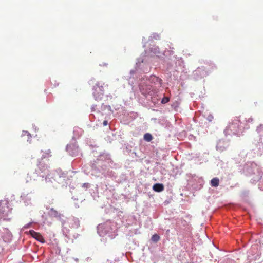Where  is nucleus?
<instances>
[{"label": "nucleus", "mask_w": 263, "mask_h": 263, "mask_svg": "<svg viewBox=\"0 0 263 263\" xmlns=\"http://www.w3.org/2000/svg\"><path fill=\"white\" fill-rule=\"evenodd\" d=\"M219 180L217 177L213 178L210 182V185L212 187H217L219 185Z\"/></svg>", "instance_id": "dca6fc26"}, {"label": "nucleus", "mask_w": 263, "mask_h": 263, "mask_svg": "<svg viewBox=\"0 0 263 263\" xmlns=\"http://www.w3.org/2000/svg\"><path fill=\"white\" fill-rule=\"evenodd\" d=\"M144 139L147 142H150L153 139V136L149 133H146L144 135Z\"/></svg>", "instance_id": "a211bd4d"}, {"label": "nucleus", "mask_w": 263, "mask_h": 263, "mask_svg": "<svg viewBox=\"0 0 263 263\" xmlns=\"http://www.w3.org/2000/svg\"><path fill=\"white\" fill-rule=\"evenodd\" d=\"M90 184L89 183H84L82 184V187L86 189L90 187Z\"/></svg>", "instance_id": "5701e85b"}, {"label": "nucleus", "mask_w": 263, "mask_h": 263, "mask_svg": "<svg viewBox=\"0 0 263 263\" xmlns=\"http://www.w3.org/2000/svg\"><path fill=\"white\" fill-rule=\"evenodd\" d=\"M46 208L48 210L47 213L49 217L51 218H54L57 220L60 221L63 227V230L66 228L65 226L66 224V218L65 217L64 215L61 214L58 211L55 210L54 209L51 208H50L49 206H46Z\"/></svg>", "instance_id": "20e7f679"}, {"label": "nucleus", "mask_w": 263, "mask_h": 263, "mask_svg": "<svg viewBox=\"0 0 263 263\" xmlns=\"http://www.w3.org/2000/svg\"><path fill=\"white\" fill-rule=\"evenodd\" d=\"M31 222H30L27 224H26L25 226H24V229H28L30 227V225L31 224Z\"/></svg>", "instance_id": "b1692460"}, {"label": "nucleus", "mask_w": 263, "mask_h": 263, "mask_svg": "<svg viewBox=\"0 0 263 263\" xmlns=\"http://www.w3.org/2000/svg\"><path fill=\"white\" fill-rule=\"evenodd\" d=\"M247 170L249 174H255L256 173L258 174L257 177L255 178L254 181H258L261 179L262 175V172L256 163L252 162L250 163L249 165L247 164Z\"/></svg>", "instance_id": "423d86ee"}, {"label": "nucleus", "mask_w": 263, "mask_h": 263, "mask_svg": "<svg viewBox=\"0 0 263 263\" xmlns=\"http://www.w3.org/2000/svg\"><path fill=\"white\" fill-rule=\"evenodd\" d=\"M229 143L228 141L223 140H219L216 145V149L220 152H223L229 146Z\"/></svg>", "instance_id": "9d476101"}, {"label": "nucleus", "mask_w": 263, "mask_h": 263, "mask_svg": "<svg viewBox=\"0 0 263 263\" xmlns=\"http://www.w3.org/2000/svg\"><path fill=\"white\" fill-rule=\"evenodd\" d=\"M168 101L169 98L168 97H164L161 100V103L162 104H165L167 103Z\"/></svg>", "instance_id": "4be33fe9"}, {"label": "nucleus", "mask_w": 263, "mask_h": 263, "mask_svg": "<svg viewBox=\"0 0 263 263\" xmlns=\"http://www.w3.org/2000/svg\"><path fill=\"white\" fill-rule=\"evenodd\" d=\"M111 137V136H110V135H108V137Z\"/></svg>", "instance_id": "cd10ccee"}, {"label": "nucleus", "mask_w": 263, "mask_h": 263, "mask_svg": "<svg viewBox=\"0 0 263 263\" xmlns=\"http://www.w3.org/2000/svg\"><path fill=\"white\" fill-rule=\"evenodd\" d=\"M153 189L157 192H160L164 190V187L161 183H156L153 186Z\"/></svg>", "instance_id": "2eb2a0df"}, {"label": "nucleus", "mask_w": 263, "mask_h": 263, "mask_svg": "<svg viewBox=\"0 0 263 263\" xmlns=\"http://www.w3.org/2000/svg\"><path fill=\"white\" fill-rule=\"evenodd\" d=\"M66 150L68 153L72 156H82L80 153L79 147L76 143L67 145Z\"/></svg>", "instance_id": "1a4fd4ad"}, {"label": "nucleus", "mask_w": 263, "mask_h": 263, "mask_svg": "<svg viewBox=\"0 0 263 263\" xmlns=\"http://www.w3.org/2000/svg\"><path fill=\"white\" fill-rule=\"evenodd\" d=\"M3 233L4 234V235H2V237L4 241H5V242H9L11 240L12 236L10 231H9V230L6 228H4Z\"/></svg>", "instance_id": "ddd939ff"}, {"label": "nucleus", "mask_w": 263, "mask_h": 263, "mask_svg": "<svg viewBox=\"0 0 263 263\" xmlns=\"http://www.w3.org/2000/svg\"><path fill=\"white\" fill-rule=\"evenodd\" d=\"M68 222L69 224V227L72 228H78L80 226V221L78 218L73 217L67 219Z\"/></svg>", "instance_id": "4468645a"}, {"label": "nucleus", "mask_w": 263, "mask_h": 263, "mask_svg": "<svg viewBox=\"0 0 263 263\" xmlns=\"http://www.w3.org/2000/svg\"><path fill=\"white\" fill-rule=\"evenodd\" d=\"M240 134L238 135V133H235V132H233V133H226V134H225V136L227 137L229 136H230L231 137H233V136H240Z\"/></svg>", "instance_id": "412c9836"}, {"label": "nucleus", "mask_w": 263, "mask_h": 263, "mask_svg": "<svg viewBox=\"0 0 263 263\" xmlns=\"http://www.w3.org/2000/svg\"><path fill=\"white\" fill-rule=\"evenodd\" d=\"M21 137L22 138H24L25 139H27V141L29 142V143L31 142V138H32V136L31 135L30 133H25L24 134H23L21 135Z\"/></svg>", "instance_id": "f3484780"}, {"label": "nucleus", "mask_w": 263, "mask_h": 263, "mask_svg": "<svg viewBox=\"0 0 263 263\" xmlns=\"http://www.w3.org/2000/svg\"><path fill=\"white\" fill-rule=\"evenodd\" d=\"M51 151L50 149H48L44 153V154L42 156V159L48 158L49 157H51V155H50Z\"/></svg>", "instance_id": "6ab92c4d"}, {"label": "nucleus", "mask_w": 263, "mask_h": 263, "mask_svg": "<svg viewBox=\"0 0 263 263\" xmlns=\"http://www.w3.org/2000/svg\"><path fill=\"white\" fill-rule=\"evenodd\" d=\"M67 178V172L63 171L60 168H58L48 174L46 177H45V181L46 183H53L54 182H57L58 183H62Z\"/></svg>", "instance_id": "7ed1b4c3"}, {"label": "nucleus", "mask_w": 263, "mask_h": 263, "mask_svg": "<svg viewBox=\"0 0 263 263\" xmlns=\"http://www.w3.org/2000/svg\"><path fill=\"white\" fill-rule=\"evenodd\" d=\"M107 141H108L109 142H111V140L110 139H107Z\"/></svg>", "instance_id": "bb28decb"}, {"label": "nucleus", "mask_w": 263, "mask_h": 263, "mask_svg": "<svg viewBox=\"0 0 263 263\" xmlns=\"http://www.w3.org/2000/svg\"><path fill=\"white\" fill-rule=\"evenodd\" d=\"M140 89L142 93L145 96L147 95L154 96L158 92V89L153 85H141Z\"/></svg>", "instance_id": "6e6552de"}, {"label": "nucleus", "mask_w": 263, "mask_h": 263, "mask_svg": "<svg viewBox=\"0 0 263 263\" xmlns=\"http://www.w3.org/2000/svg\"><path fill=\"white\" fill-rule=\"evenodd\" d=\"M116 164L111 160L110 155L107 153L100 154L96 160L91 163L92 174L97 177L100 175L104 177H111L114 175L110 168L116 167Z\"/></svg>", "instance_id": "f257e3e1"}, {"label": "nucleus", "mask_w": 263, "mask_h": 263, "mask_svg": "<svg viewBox=\"0 0 263 263\" xmlns=\"http://www.w3.org/2000/svg\"><path fill=\"white\" fill-rule=\"evenodd\" d=\"M160 239V236L157 234H154L151 238L152 240L154 242H158Z\"/></svg>", "instance_id": "aec40b11"}, {"label": "nucleus", "mask_w": 263, "mask_h": 263, "mask_svg": "<svg viewBox=\"0 0 263 263\" xmlns=\"http://www.w3.org/2000/svg\"><path fill=\"white\" fill-rule=\"evenodd\" d=\"M12 209H10L8 205V201H0V216L1 218L4 219H7L9 214L11 213Z\"/></svg>", "instance_id": "0eeeda50"}, {"label": "nucleus", "mask_w": 263, "mask_h": 263, "mask_svg": "<svg viewBox=\"0 0 263 263\" xmlns=\"http://www.w3.org/2000/svg\"><path fill=\"white\" fill-rule=\"evenodd\" d=\"M98 233L101 237L108 235L111 239L117 235V228L116 224L111 221H107L97 227Z\"/></svg>", "instance_id": "f03ea898"}, {"label": "nucleus", "mask_w": 263, "mask_h": 263, "mask_svg": "<svg viewBox=\"0 0 263 263\" xmlns=\"http://www.w3.org/2000/svg\"><path fill=\"white\" fill-rule=\"evenodd\" d=\"M107 124H108V122H107V121H104L103 122V125H104V126H106V125H107Z\"/></svg>", "instance_id": "a878e982"}, {"label": "nucleus", "mask_w": 263, "mask_h": 263, "mask_svg": "<svg viewBox=\"0 0 263 263\" xmlns=\"http://www.w3.org/2000/svg\"><path fill=\"white\" fill-rule=\"evenodd\" d=\"M149 81L151 83L153 84V85L157 89L161 86L162 80L156 76H151Z\"/></svg>", "instance_id": "9b49d317"}, {"label": "nucleus", "mask_w": 263, "mask_h": 263, "mask_svg": "<svg viewBox=\"0 0 263 263\" xmlns=\"http://www.w3.org/2000/svg\"><path fill=\"white\" fill-rule=\"evenodd\" d=\"M30 235L34 239H35L37 241L44 243L45 241L43 238V237L39 233L34 231L33 230H31L29 231Z\"/></svg>", "instance_id": "f8f14e48"}, {"label": "nucleus", "mask_w": 263, "mask_h": 263, "mask_svg": "<svg viewBox=\"0 0 263 263\" xmlns=\"http://www.w3.org/2000/svg\"><path fill=\"white\" fill-rule=\"evenodd\" d=\"M38 168L39 171H36L35 172L33 173L28 174V175H30V179H33L34 180H36V178L39 175L42 177H44L45 176H47L49 173L48 166L41 162H39L38 163Z\"/></svg>", "instance_id": "39448f33"}, {"label": "nucleus", "mask_w": 263, "mask_h": 263, "mask_svg": "<svg viewBox=\"0 0 263 263\" xmlns=\"http://www.w3.org/2000/svg\"><path fill=\"white\" fill-rule=\"evenodd\" d=\"M111 135V136L112 137V138H115V134L114 133H109ZM114 138H112V140H113Z\"/></svg>", "instance_id": "393cba45"}]
</instances>
